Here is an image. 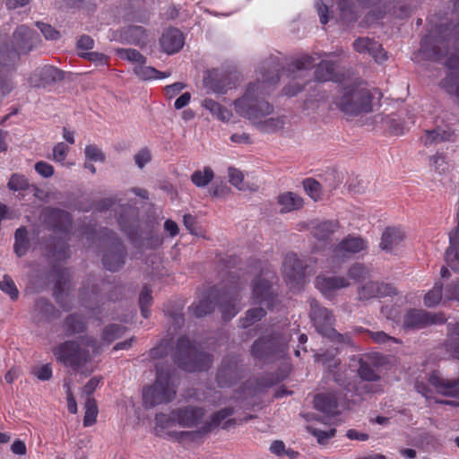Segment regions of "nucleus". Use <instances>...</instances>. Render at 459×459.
I'll use <instances>...</instances> for the list:
<instances>
[{"mask_svg":"<svg viewBox=\"0 0 459 459\" xmlns=\"http://www.w3.org/2000/svg\"><path fill=\"white\" fill-rule=\"evenodd\" d=\"M274 82L273 80V83ZM270 84L272 82L269 81L249 83L243 96L233 103L236 113L248 119L253 126L263 133L276 132L285 125L282 117H268L273 112V108L262 97Z\"/></svg>","mask_w":459,"mask_h":459,"instance_id":"obj_1","label":"nucleus"},{"mask_svg":"<svg viewBox=\"0 0 459 459\" xmlns=\"http://www.w3.org/2000/svg\"><path fill=\"white\" fill-rule=\"evenodd\" d=\"M100 351L97 342L86 337L75 342H65L57 346L53 352L56 359L66 367L82 370Z\"/></svg>","mask_w":459,"mask_h":459,"instance_id":"obj_2","label":"nucleus"},{"mask_svg":"<svg viewBox=\"0 0 459 459\" xmlns=\"http://www.w3.org/2000/svg\"><path fill=\"white\" fill-rule=\"evenodd\" d=\"M175 394L176 391L169 375L158 369L155 384L143 390V403L146 407H153L168 403L172 400Z\"/></svg>","mask_w":459,"mask_h":459,"instance_id":"obj_3","label":"nucleus"},{"mask_svg":"<svg viewBox=\"0 0 459 459\" xmlns=\"http://www.w3.org/2000/svg\"><path fill=\"white\" fill-rule=\"evenodd\" d=\"M372 97L371 91L366 88L351 89L342 94L338 105L345 114L357 116L371 111Z\"/></svg>","mask_w":459,"mask_h":459,"instance_id":"obj_4","label":"nucleus"},{"mask_svg":"<svg viewBox=\"0 0 459 459\" xmlns=\"http://www.w3.org/2000/svg\"><path fill=\"white\" fill-rule=\"evenodd\" d=\"M203 416V411L194 407L180 409L177 412H173L171 416L159 414L156 416V430L159 431L158 428L169 429L177 425L182 428L195 427L200 423Z\"/></svg>","mask_w":459,"mask_h":459,"instance_id":"obj_5","label":"nucleus"},{"mask_svg":"<svg viewBox=\"0 0 459 459\" xmlns=\"http://www.w3.org/2000/svg\"><path fill=\"white\" fill-rule=\"evenodd\" d=\"M178 347L181 356V358L178 359V366L185 370H203L211 363L210 356L197 351L186 338L180 339Z\"/></svg>","mask_w":459,"mask_h":459,"instance_id":"obj_6","label":"nucleus"},{"mask_svg":"<svg viewBox=\"0 0 459 459\" xmlns=\"http://www.w3.org/2000/svg\"><path fill=\"white\" fill-rule=\"evenodd\" d=\"M311 317L316 328L322 335L340 343L349 342L348 337L339 334L332 327L333 318L332 313L327 308L314 306L311 311Z\"/></svg>","mask_w":459,"mask_h":459,"instance_id":"obj_7","label":"nucleus"},{"mask_svg":"<svg viewBox=\"0 0 459 459\" xmlns=\"http://www.w3.org/2000/svg\"><path fill=\"white\" fill-rule=\"evenodd\" d=\"M282 272L285 281L291 289H294L303 282V265L295 254H289L285 256L282 264Z\"/></svg>","mask_w":459,"mask_h":459,"instance_id":"obj_8","label":"nucleus"},{"mask_svg":"<svg viewBox=\"0 0 459 459\" xmlns=\"http://www.w3.org/2000/svg\"><path fill=\"white\" fill-rule=\"evenodd\" d=\"M274 278L273 273H266L254 283L253 297L255 302L265 304L267 307L273 305L274 299L272 290V280Z\"/></svg>","mask_w":459,"mask_h":459,"instance_id":"obj_9","label":"nucleus"},{"mask_svg":"<svg viewBox=\"0 0 459 459\" xmlns=\"http://www.w3.org/2000/svg\"><path fill=\"white\" fill-rule=\"evenodd\" d=\"M62 72L52 65H44L37 68L30 77V82L32 86H45L52 82L61 80Z\"/></svg>","mask_w":459,"mask_h":459,"instance_id":"obj_10","label":"nucleus"},{"mask_svg":"<svg viewBox=\"0 0 459 459\" xmlns=\"http://www.w3.org/2000/svg\"><path fill=\"white\" fill-rule=\"evenodd\" d=\"M445 322L443 316H437L420 310L410 311L405 318L404 325L406 327H423L429 324H439Z\"/></svg>","mask_w":459,"mask_h":459,"instance_id":"obj_11","label":"nucleus"},{"mask_svg":"<svg viewBox=\"0 0 459 459\" xmlns=\"http://www.w3.org/2000/svg\"><path fill=\"white\" fill-rule=\"evenodd\" d=\"M185 44L183 33L174 28L166 30L160 38V46L164 52L169 55L178 52Z\"/></svg>","mask_w":459,"mask_h":459,"instance_id":"obj_12","label":"nucleus"},{"mask_svg":"<svg viewBox=\"0 0 459 459\" xmlns=\"http://www.w3.org/2000/svg\"><path fill=\"white\" fill-rule=\"evenodd\" d=\"M354 48L361 54H368L373 56L377 63L386 60V53L383 50L381 45L368 38H360L354 41Z\"/></svg>","mask_w":459,"mask_h":459,"instance_id":"obj_13","label":"nucleus"},{"mask_svg":"<svg viewBox=\"0 0 459 459\" xmlns=\"http://www.w3.org/2000/svg\"><path fill=\"white\" fill-rule=\"evenodd\" d=\"M315 408L326 415H335L339 407H343L342 401L335 394H320L315 397Z\"/></svg>","mask_w":459,"mask_h":459,"instance_id":"obj_14","label":"nucleus"},{"mask_svg":"<svg viewBox=\"0 0 459 459\" xmlns=\"http://www.w3.org/2000/svg\"><path fill=\"white\" fill-rule=\"evenodd\" d=\"M429 385L437 393L446 396H459V379L447 380L442 378L439 374L433 373L429 378Z\"/></svg>","mask_w":459,"mask_h":459,"instance_id":"obj_15","label":"nucleus"},{"mask_svg":"<svg viewBox=\"0 0 459 459\" xmlns=\"http://www.w3.org/2000/svg\"><path fill=\"white\" fill-rule=\"evenodd\" d=\"M349 285L350 281L342 277L318 276L316 280V288L327 298H331L336 290Z\"/></svg>","mask_w":459,"mask_h":459,"instance_id":"obj_16","label":"nucleus"},{"mask_svg":"<svg viewBox=\"0 0 459 459\" xmlns=\"http://www.w3.org/2000/svg\"><path fill=\"white\" fill-rule=\"evenodd\" d=\"M405 238V234L401 228H386L382 234L380 247L387 252H393L397 248Z\"/></svg>","mask_w":459,"mask_h":459,"instance_id":"obj_17","label":"nucleus"},{"mask_svg":"<svg viewBox=\"0 0 459 459\" xmlns=\"http://www.w3.org/2000/svg\"><path fill=\"white\" fill-rule=\"evenodd\" d=\"M367 248V243L359 237H349L343 239L335 248V258L359 253Z\"/></svg>","mask_w":459,"mask_h":459,"instance_id":"obj_18","label":"nucleus"},{"mask_svg":"<svg viewBox=\"0 0 459 459\" xmlns=\"http://www.w3.org/2000/svg\"><path fill=\"white\" fill-rule=\"evenodd\" d=\"M202 107L207 109L213 117L224 123L230 122L233 117L230 109L212 99L204 100Z\"/></svg>","mask_w":459,"mask_h":459,"instance_id":"obj_19","label":"nucleus"},{"mask_svg":"<svg viewBox=\"0 0 459 459\" xmlns=\"http://www.w3.org/2000/svg\"><path fill=\"white\" fill-rule=\"evenodd\" d=\"M450 247L446 252V261L452 269H456V263L459 262V212L458 226L450 233Z\"/></svg>","mask_w":459,"mask_h":459,"instance_id":"obj_20","label":"nucleus"},{"mask_svg":"<svg viewBox=\"0 0 459 459\" xmlns=\"http://www.w3.org/2000/svg\"><path fill=\"white\" fill-rule=\"evenodd\" d=\"M278 204L281 212H289L301 208L303 200L298 195L292 192H287L279 196Z\"/></svg>","mask_w":459,"mask_h":459,"instance_id":"obj_21","label":"nucleus"},{"mask_svg":"<svg viewBox=\"0 0 459 459\" xmlns=\"http://www.w3.org/2000/svg\"><path fill=\"white\" fill-rule=\"evenodd\" d=\"M13 38L22 50L30 51L32 48V42L35 41L34 32L26 26L17 28L13 33Z\"/></svg>","mask_w":459,"mask_h":459,"instance_id":"obj_22","label":"nucleus"},{"mask_svg":"<svg viewBox=\"0 0 459 459\" xmlns=\"http://www.w3.org/2000/svg\"><path fill=\"white\" fill-rule=\"evenodd\" d=\"M387 289L388 287L384 284L368 281L359 290V295L363 299L381 297L388 293Z\"/></svg>","mask_w":459,"mask_h":459,"instance_id":"obj_23","label":"nucleus"},{"mask_svg":"<svg viewBox=\"0 0 459 459\" xmlns=\"http://www.w3.org/2000/svg\"><path fill=\"white\" fill-rule=\"evenodd\" d=\"M134 72L137 77L143 81L162 79L170 75V73L160 72L152 66L143 65V64L136 65L134 68Z\"/></svg>","mask_w":459,"mask_h":459,"instance_id":"obj_24","label":"nucleus"},{"mask_svg":"<svg viewBox=\"0 0 459 459\" xmlns=\"http://www.w3.org/2000/svg\"><path fill=\"white\" fill-rule=\"evenodd\" d=\"M373 121L377 126L381 125L382 128L388 129L395 134H403L405 132V126L397 123L394 117L378 114L374 117Z\"/></svg>","mask_w":459,"mask_h":459,"instance_id":"obj_25","label":"nucleus"},{"mask_svg":"<svg viewBox=\"0 0 459 459\" xmlns=\"http://www.w3.org/2000/svg\"><path fill=\"white\" fill-rule=\"evenodd\" d=\"M214 178V172L210 167H204L201 169L195 170L192 176L191 180L197 187L206 186Z\"/></svg>","mask_w":459,"mask_h":459,"instance_id":"obj_26","label":"nucleus"},{"mask_svg":"<svg viewBox=\"0 0 459 459\" xmlns=\"http://www.w3.org/2000/svg\"><path fill=\"white\" fill-rule=\"evenodd\" d=\"M353 364L351 367L356 368L359 366L357 371L360 378L366 381H374L378 378V376L374 368L370 367L368 362L362 359H352Z\"/></svg>","mask_w":459,"mask_h":459,"instance_id":"obj_27","label":"nucleus"},{"mask_svg":"<svg viewBox=\"0 0 459 459\" xmlns=\"http://www.w3.org/2000/svg\"><path fill=\"white\" fill-rule=\"evenodd\" d=\"M338 229V224L335 221H322L314 223L312 226L313 234L316 238H326L330 234L333 233Z\"/></svg>","mask_w":459,"mask_h":459,"instance_id":"obj_28","label":"nucleus"},{"mask_svg":"<svg viewBox=\"0 0 459 459\" xmlns=\"http://www.w3.org/2000/svg\"><path fill=\"white\" fill-rule=\"evenodd\" d=\"M449 139L450 133L438 128L432 131H426L424 135L421 137V142L425 146H429Z\"/></svg>","mask_w":459,"mask_h":459,"instance_id":"obj_29","label":"nucleus"},{"mask_svg":"<svg viewBox=\"0 0 459 459\" xmlns=\"http://www.w3.org/2000/svg\"><path fill=\"white\" fill-rule=\"evenodd\" d=\"M334 66L335 63L333 60H322L316 70V78L320 81L332 80L333 77Z\"/></svg>","mask_w":459,"mask_h":459,"instance_id":"obj_30","label":"nucleus"},{"mask_svg":"<svg viewBox=\"0 0 459 459\" xmlns=\"http://www.w3.org/2000/svg\"><path fill=\"white\" fill-rule=\"evenodd\" d=\"M320 22L325 24L331 18L334 16L333 4H329V0H317L316 3Z\"/></svg>","mask_w":459,"mask_h":459,"instance_id":"obj_31","label":"nucleus"},{"mask_svg":"<svg viewBox=\"0 0 459 459\" xmlns=\"http://www.w3.org/2000/svg\"><path fill=\"white\" fill-rule=\"evenodd\" d=\"M307 430L316 437L318 443L320 444L326 443L335 435V429L326 426H324L323 428L308 426Z\"/></svg>","mask_w":459,"mask_h":459,"instance_id":"obj_32","label":"nucleus"},{"mask_svg":"<svg viewBox=\"0 0 459 459\" xmlns=\"http://www.w3.org/2000/svg\"><path fill=\"white\" fill-rule=\"evenodd\" d=\"M84 407L85 414L83 418V425L85 427L92 426L96 422L99 412L97 403L94 399L88 398Z\"/></svg>","mask_w":459,"mask_h":459,"instance_id":"obj_33","label":"nucleus"},{"mask_svg":"<svg viewBox=\"0 0 459 459\" xmlns=\"http://www.w3.org/2000/svg\"><path fill=\"white\" fill-rule=\"evenodd\" d=\"M306 193L314 200L317 201L322 197V186L319 182L313 178H307L303 181Z\"/></svg>","mask_w":459,"mask_h":459,"instance_id":"obj_34","label":"nucleus"},{"mask_svg":"<svg viewBox=\"0 0 459 459\" xmlns=\"http://www.w3.org/2000/svg\"><path fill=\"white\" fill-rule=\"evenodd\" d=\"M14 237V251L19 256H22L25 254L28 247L26 230L24 228H19L16 230Z\"/></svg>","mask_w":459,"mask_h":459,"instance_id":"obj_35","label":"nucleus"},{"mask_svg":"<svg viewBox=\"0 0 459 459\" xmlns=\"http://www.w3.org/2000/svg\"><path fill=\"white\" fill-rule=\"evenodd\" d=\"M228 175L230 184L237 187L238 190L245 191L249 189V187L244 182V176L240 170L235 168H230Z\"/></svg>","mask_w":459,"mask_h":459,"instance_id":"obj_36","label":"nucleus"},{"mask_svg":"<svg viewBox=\"0 0 459 459\" xmlns=\"http://www.w3.org/2000/svg\"><path fill=\"white\" fill-rule=\"evenodd\" d=\"M124 260L121 253L106 254L103 257L104 266L109 271H117L123 264Z\"/></svg>","mask_w":459,"mask_h":459,"instance_id":"obj_37","label":"nucleus"},{"mask_svg":"<svg viewBox=\"0 0 459 459\" xmlns=\"http://www.w3.org/2000/svg\"><path fill=\"white\" fill-rule=\"evenodd\" d=\"M122 59L136 63V65L143 64L145 62L144 56L135 49L122 48L117 51Z\"/></svg>","mask_w":459,"mask_h":459,"instance_id":"obj_38","label":"nucleus"},{"mask_svg":"<svg viewBox=\"0 0 459 459\" xmlns=\"http://www.w3.org/2000/svg\"><path fill=\"white\" fill-rule=\"evenodd\" d=\"M442 285L436 283L431 290L424 297V303L428 307H433L441 300Z\"/></svg>","mask_w":459,"mask_h":459,"instance_id":"obj_39","label":"nucleus"},{"mask_svg":"<svg viewBox=\"0 0 459 459\" xmlns=\"http://www.w3.org/2000/svg\"><path fill=\"white\" fill-rule=\"evenodd\" d=\"M84 154L87 160L94 162H104L105 154L95 145H87L84 149Z\"/></svg>","mask_w":459,"mask_h":459,"instance_id":"obj_40","label":"nucleus"},{"mask_svg":"<svg viewBox=\"0 0 459 459\" xmlns=\"http://www.w3.org/2000/svg\"><path fill=\"white\" fill-rule=\"evenodd\" d=\"M151 292L152 291L149 288L144 287L140 294V297H139L141 312L144 317H148V316H149V307L151 306L152 299V298L151 296Z\"/></svg>","mask_w":459,"mask_h":459,"instance_id":"obj_41","label":"nucleus"},{"mask_svg":"<svg viewBox=\"0 0 459 459\" xmlns=\"http://www.w3.org/2000/svg\"><path fill=\"white\" fill-rule=\"evenodd\" d=\"M351 2V0H339L337 8L335 9L333 7L334 11H337V9L339 10V12H340L339 18L340 19L347 20V21L353 19L352 14L354 12L349 6ZM334 13H336V12H334ZM334 15H336V13H334ZM333 17H335V19H338V16H333Z\"/></svg>","mask_w":459,"mask_h":459,"instance_id":"obj_42","label":"nucleus"},{"mask_svg":"<svg viewBox=\"0 0 459 459\" xmlns=\"http://www.w3.org/2000/svg\"><path fill=\"white\" fill-rule=\"evenodd\" d=\"M231 414H232L231 409H223V410L218 411L217 413H215L212 416L211 421L208 422L206 426L202 427V429H204V431H207V430L211 429L212 428L220 425L223 420H225L226 418L230 416Z\"/></svg>","mask_w":459,"mask_h":459,"instance_id":"obj_43","label":"nucleus"},{"mask_svg":"<svg viewBox=\"0 0 459 459\" xmlns=\"http://www.w3.org/2000/svg\"><path fill=\"white\" fill-rule=\"evenodd\" d=\"M264 315V310L262 307L249 309L247 312L242 325L244 327H248L256 321L260 320Z\"/></svg>","mask_w":459,"mask_h":459,"instance_id":"obj_44","label":"nucleus"},{"mask_svg":"<svg viewBox=\"0 0 459 459\" xmlns=\"http://www.w3.org/2000/svg\"><path fill=\"white\" fill-rule=\"evenodd\" d=\"M0 290L8 294L13 299L18 297V290L15 284L8 276H4L3 280L0 281Z\"/></svg>","mask_w":459,"mask_h":459,"instance_id":"obj_45","label":"nucleus"},{"mask_svg":"<svg viewBox=\"0 0 459 459\" xmlns=\"http://www.w3.org/2000/svg\"><path fill=\"white\" fill-rule=\"evenodd\" d=\"M193 313L196 316H203L209 314L212 310V304L210 299L200 300L198 304L192 307Z\"/></svg>","mask_w":459,"mask_h":459,"instance_id":"obj_46","label":"nucleus"},{"mask_svg":"<svg viewBox=\"0 0 459 459\" xmlns=\"http://www.w3.org/2000/svg\"><path fill=\"white\" fill-rule=\"evenodd\" d=\"M69 152V146L64 143H56L53 148V159L56 162L64 163L67 153Z\"/></svg>","mask_w":459,"mask_h":459,"instance_id":"obj_47","label":"nucleus"},{"mask_svg":"<svg viewBox=\"0 0 459 459\" xmlns=\"http://www.w3.org/2000/svg\"><path fill=\"white\" fill-rule=\"evenodd\" d=\"M27 186V179L22 175H13L8 183V187L13 191L23 190Z\"/></svg>","mask_w":459,"mask_h":459,"instance_id":"obj_48","label":"nucleus"},{"mask_svg":"<svg viewBox=\"0 0 459 459\" xmlns=\"http://www.w3.org/2000/svg\"><path fill=\"white\" fill-rule=\"evenodd\" d=\"M66 325L71 333H79L84 328V323L77 316H69L66 320Z\"/></svg>","mask_w":459,"mask_h":459,"instance_id":"obj_49","label":"nucleus"},{"mask_svg":"<svg viewBox=\"0 0 459 459\" xmlns=\"http://www.w3.org/2000/svg\"><path fill=\"white\" fill-rule=\"evenodd\" d=\"M122 328L117 325H109L108 326L103 333V339L108 343L113 342L115 339L118 338L122 334Z\"/></svg>","mask_w":459,"mask_h":459,"instance_id":"obj_50","label":"nucleus"},{"mask_svg":"<svg viewBox=\"0 0 459 459\" xmlns=\"http://www.w3.org/2000/svg\"><path fill=\"white\" fill-rule=\"evenodd\" d=\"M152 154L148 149H142L134 155V161L138 168H143L151 161Z\"/></svg>","mask_w":459,"mask_h":459,"instance_id":"obj_51","label":"nucleus"},{"mask_svg":"<svg viewBox=\"0 0 459 459\" xmlns=\"http://www.w3.org/2000/svg\"><path fill=\"white\" fill-rule=\"evenodd\" d=\"M34 375L42 381H46L52 377V368L49 364H44L35 368Z\"/></svg>","mask_w":459,"mask_h":459,"instance_id":"obj_52","label":"nucleus"},{"mask_svg":"<svg viewBox=\"0 0 459 459\" xmlns=\"http://www.w3.org/2000/svg\"><path fill=\"white\" fill-rule=\"evenodd\" d=\"M221 310L224 319H230L238 312V307H236L235 300H230L221 305Z\"/></svg>","mask_w":459,"mask_h":459,"instance_id":"obj_53","label":"nucleus"},{"mask_svg":"<svg viewBox=\"0 0 459 459\" xmlns=\"http://www.w3.org/2000/svg\"><path fill=\"white\" fill-rule=\"evenodd\" d=\"M35 169L39 175H41L44 178H49L54 173V168L45 161L37 162L35 164Z\"/></svg>","mask_w":459,"mask_h":459,"instance_id":"obj_54","label":"nucleus"},{"mask_svg":"<svg viewBox=\"0 0 459 459\" xmlns=\"http://www.w3.org/2000/svg\"><path fill=\"white\" fill-rule=\"evenodd\" d=\"M65 393H66V400H67V409L69 412L75 414L77 412V403L75 398L73 395L71 386L69 384H65Z\"/></svg>","mask_w":459,"mask_h":459,"instance_id":"obj_55","label":"nucleus"},{"mask_svg":"<svg viewBox=\"0 0 459 459\" xmlns=\"http://www.w3.org/2000/svg\"><path fill=\"white\" fill-rule=\"evenodd\" d=\"M38 28L47 39H56L58 38V32L48 24L37 23Z\"/></svg>","mask_w":459,"mask_h":459,"instance_id":"obj_56","label":"nucleus"},{"mask_svg":"<svg viewBox=\"0 0 459 459\" xmlns=\"http://www.w3.org/2000/svg\"><path fill=\"white\" fill-rule=\"evenodd\" d=\"M453 77L446 78L444 82V87L446 90L459 98V79L456 78L455 82H454Z\"/></svg>","mask_w":459,"mask_h":459,"instance_id":"obj_57","label":"nucleus"},{"mask_svg":"<svg viewBox=\"0 0 459 459\" xmlns=\"http://www.w3.org/2000/svg\"><path fill=\"white\" fill-rule=\"evenodd\" d=\"M233 87V84L230 82L229 78H224L221 82L214 84L212 87L213 92L217 94H224L227 92L228 89Z\"/></svg>","mask_w":459,"mask_h":459,"instance_id":"obj_58","label":"nucleus"},{"mask_svg":"<svg viewBox=\"0 0 459 459\" xmlns=\"http://www.w3.org/2000/svg\"><path fill=\"white\" fill-rule=\"evenodd\" d=\"M366 274V269L359 264H354L349 271V276L351 279L356 280L363 277Z\"/></svg>","mask_w":459,"mask_h":459,"instance_id":"obj_59","label":"nucleus"},{"mask_svg":"<svg viewBox=\"0 0 459 459\" xmlns=\"http://www.w3.org/2000/svg\"><path fill=\"white\" fill-rule=\"evenodd\" d=\"M100 381L101 377H94L91 378L83 386L82 392L87 395H91L96 390Z\"/></svg>","mask_w":459,"mask_h":459,"instance_id":"obj_60","label":"nucleus"},{"mask_svg":"<svg viewBox=\"0 0 459 459\" xmlns=\"http://www.w3.org/2000/svg\"><path fill=\"white\" fill-rule=\"evenodd\" d=\"M53 216L58 220L56 227L62 228L65 224H70L71 218L67 212L62 211H55Z\"/></svg>","mask_w":459,"mask_h":459,"instance_id":"obj_61","label":"nucleus"},{"mask_svg":"<svg viewBox=\"0 0 459 459\" xmlns=\"http://www.w3.org/2000/svg\"><path fill=\"white\" fill-rule=\"evenodd\" d=\"M433 166L437 170L439 171V173H444L446 169H447L446 161L444 156L442 155H437L432 158Z\"/></svg>","mask_w":459,"mask_h":459,"instance_id":"obj_62","label":"nucleus"},{"mask_svg":"<svg viewBox=\"0 0 459 459\" xmlns=\"http://www.w3.org/2000/svg\"><path fill=\"white\" fill-rule=\"evenodd\" d=\"M11 450L13 454L23 455L26 454V445L23 441L16 440L13 443L11 446Z\"/></svg>","mask_w":459,"mask_h":459,"instance_id":"obj_63","label":"nucleus"},{"mask_svg":"<svg viewBox=\"0 0 459 459\" xmlns=\"http://www.w3.org/2000/svg\"><path fill=\"white\" fill-rule=\"evenodd\" d=\"M93 39L89 36H82L77 42V47L80 49H91L93 48Z\"/></svg>","mask_w":459,"mask_h":459,"instance_id":"obj_64","label":"nucleus"}]
</instances>
